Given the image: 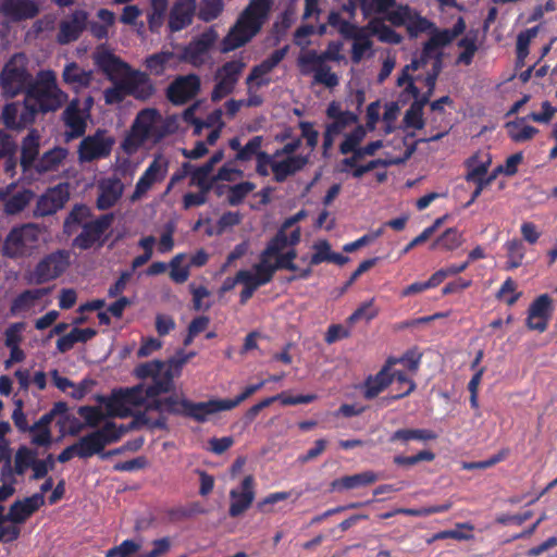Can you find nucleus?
Wrapping results in <instances>:
<instances>
[{"mask_svg": "<svg viewBox=\"0 0 557 557\" xmlns=\"http://www.w3.org/2000/svg\"><path fill=\"white\" fill-rule=\"evenodd\" d=\"M0 12L12 20L18 21L36 16L39 12V5L34 0H2Z\"/></svg>", "mask_w": 557, "mask_h": 557, "instance_id": "37", "label": "nucleus"}, {"mask_svg": "<svg viewBox=\"0 0 557 557\" xmlns=\"http://www.w3.org/2000/svg\"><path fill=\"white\" fill-rule=\"evenodd\" d=\"M245 67L246 63L239 59L231 60L218 67L214 74L211 99L220 101L232 94Z\"/></svg>", "mask_w": 557, "mask_h": 557, "instance_id": "15", "label": "nucleus"}, {"mask_svg": "<svg viewBox=\"0 0 557 557\" xmlns=\"http://www.w3.org/2000/svg\"><path fill=\"white\" fill-rule=\"evenodd\" d=\"M273 0H250L221 42V51H233L250 41L269 20Z\"/></svg>", "mask_w": 557, "mask_h": 557, "instance_id": "1", "label": "nucleus"}, {"mask_svg": "<svg viewBox=\"0 0 557 557\" xmlns=\"http://www.w3.org/2000/svg\"><path fill=\"white\" fill-rule=\"evenodd\" d=\"M114 138L106 131H97L82 139L77 148L79 163H89L110 156Z\"/></svg>", "mask_w": 557, "mask_h": 557, "instance_id": "14", "label": "nucleus"}, {"mask_svg": "<svg viewBox=\"0 0 557 557\" xmlns=\"http://www.w3.org/2000/svg\"><path fill=\"white\" fill-rule=\"evenodd\" d=\"M380 309L375 306V299L371 298L362 302L355 312L348 318V322L354 324L358 321L364 320L367 322L377 317Z\"/></svg>", "mask_w": 557, "mask_h": 557, "instance_id": "58", "label": "nucleus"}, {"mask_svg": "<svg viewBox=\"0 0 557 557\" xmlns=\"http://www.w3.org/2000/svg\"><path fill=\"white\" fill-rule=\"evenodd\" d=\"M425 66L424 59H413L410 64L403 69L401 74L397 78V85L405 87L404 96L407 98H418L419 96V89L414 85V81H418L419 76L412 77L410 73L422 70Z\"/></svg>", "mask_w": 557, "mask_h": 557, "instance_id": "42", "label": "nucleus"}, {"mask_svg": "<svg viewBox=\"0 0 557 557\" xmlns=\"http://www.w3.org/2000/svg\"><path fill=\"white\" fill-rule=\"evenodd\" d=\"M27 97L36 104L38 112H54L67 101V94L58 85L53 71H40L33 86L27 90Z\"/></svg>", "mask_w": 557, "mask_h": 557, "instance_id": "6", "label": "nucleus"}, {"mask_svg": "<svg viewBox=\"0 0 557 557\" xmlns=\"http://www.w3.org/2000/svg\"><path fill=\"white\" fill-rule=\"evenodd\" d=\"M466 29L465 21L459 17L451 29H436L432 28L430 39L424 44L423 51L419 59L425 60V65L433 61L434 58L438 57V50L449 42H451L456 37L462 34Z\"/></svg>", "mask_w": 557, "mask_h": 557, "instance_id": "19", "label": "nucleus"}, {"mask_svg": "<svg viewBox=\"0 0 557 557\" xmlns=\"http://www.w3.org/2000/svg\"><path fill=\"white\" fill-rule=\"evenodd\" d=\"M168 12V0H150L147 11V22L151 32H158L162 27Z\"/></svg>", "mask_w": 557, "mask_h": 557, "instance_id": "49", "label": "nucleus"}, {"mask_svg": "<svg viewBox=\"0 0 557 557\" xmlns=\"http://www.w3.org/2000/svg\"><path fill=\"white\" fill-rule=\"evenodd\" d=\"M70 193L69 186L59 184L48 189L37 201L35 214L46 216L52 214L63 208L69 200Z\"/></svg>", "mask_w": 557, "mask_h": 557, "instance_id": "27", "label": "nucleus"}, {"mask_svg": "<svg viewBox=\"0 0 557 557\" xmlns=\"http://www.w3.org/2000/svg\"><path fill=\"white\" fill-rule=\"evenodd\" d=\"M507 134L515 143H525L531 140L539 131L527 123L525 117H519L506 124Z\"/></svg>", "mask_w": 557, "mask_h": 557, "instance_id": "46", "label": "nucleus"}, {"mask_svg": "<svg viewBox=\"0 0 557 557\" xmlns=\"http://www.w3.org/2000/svg\"><path fill=\"white\" fill-rule=\"evenodd\" d=\"M364 27L371 36H376L382 42L397 45L403 39L399 34H397L389 26L384 24L382 20L379 18L371 20Z\"/></svg>", "mask_w": 557, "mask_h": 557, "instance_id": "51", "label": "nucleus"}, {"mask_svg": "<svg viewBox=\"0 0 557 557\" xmlns=\"http://www.w3.org/2000/svg\"><path fill=\"white\" fill-rule=\"evenodd\" d=\"M324 62L315 51H305L298 58V66L302 74L313 73Z\"/></svg>", "mask_w": 557, "mask_h": 557, "instance_id": "62", "label": "nucleus"}, {"mask_svg": "<svg viewBox=\"0 0 557 557\" xmlns=\"http://www.w3.org/2000/svg\"><path fill=\"white\" fill-rule=\"evenodd\" d=\"M67 151L64 148H53L47 151L40 159L37 168L39 171L47 172L59 166L66 158Z\"/></svg>", "mask_w": 557, "mask_h": 557, "instance_id": "56", "label": "nucleus"}, {"mask_svg": "<svg viewBox=\"0 0 557 557\" xmlns=\"http://www.w3.org/2000/svg\"><path fill=\"white\" fill-rule=\"evenodd\" d=\"M150 399L151 401L148 407L157 409L160 413L183 414L188 417L190 400L183 394H172L160 399H156V397Z\"/></svg>", "mask_w": 557, "mask_h": 557, "instance_id": "39", "label": "nucleus"}, {"mask_svg": "<svg viewBox=\"0 0 557 557\" xmlns=\"http://www.w3.org/2000/svg\"><path fill=\"white\" fill-rule=\"evenodd\" d=\"M88 14L84 10H76L64 17L59 25L57 41L66 45L78 39L82 32L86 28Z\"/></svg>", "mask_w": 557, "mask_h": 557, "instance_id": "26", "label": "nucleus"}, {"mask_svg": "<svg viewBox=\"0 0 557 557\" xmlns=\"http://www.w3.org/2000/svg\"><path fill=\"white\" fill-rule=\"evenodd\" d=\"M44 504L45 496L42 494H34L22 500H16L10 506L7 518L10 522L23 523Z\"/></svg>", "mask_w": 557, "mask_h": 557, "instance_id": "35", "label": "nucleus"}, {"mask_svg": "<svg viewBox=\"0 0 557 557\" xmlns=\"http://www.w3.org/2000/svg\"><path fill=\"white\" fill-rule=\"evenodd\" d=\"M185 255H176L170 262V277L175 283H184L189 277V267L184 265Z\"/></svg>", "mask_w": 557, "mask_h": 557, "instance_id": "61", "label": "nucleus"}, {"mask_svg": "<svg viewBox=\"0 0 557 557\" xmlns=\"http://www.w3.org/2000/svg\"><path fill=\"white\" fill-rule=\"evenodd\" d=\"M284 55V51L276 50L260 64L255 65L251 69L245 81L247 89L246 103L248 107H258L263 102V98L259 95V90L271 83L269 75L273 69L283 60Z\"/></svg>", "mask_w": 557, "mask_h": 557, "instance_id": "10", "label": "nucleus"}, {"mask_svg": "<svg viewBox=\"0 0 557 557\" xmlns=\"http://www.w3.org/2000/svg\"><path fill=\"white\" fill-rule=\"evenodd\" d=\"M330 122L325 125L323 134V149L327 152L334 145L336 137L347 128L358 123V116L351 111L343 110L338 102H331L326 109Z\"/></svg>", "mask_w": 557, "mask_h": 557, "instance_id": "13", "label": "nucleus"}, {"mask_svg": "<svg viewBox=\"0 0 557 557\" xmlns=\"http://www.w3.org/2000/svg\"><path fill=\"white\" fill-rule=\"evenodd\" d=\"M151 388L152 384L147 387L137 385L113 393L112 396L104 401L107 414L109 417L125 418L135 414L141 407H148L150 398L161 394L150 393Z\"/></svg>", "mask_w": 557, "mask_h": 557, "instance_id": "7", "label": "nucleus"}, {"mask_svg": "<svg viewBox=\"0 0 557 557\" xmlns=\"http://www.w3.org/2000/svg\"><path fill=\"white\" fill-rule=\"evenodd\" d=\"M216 38L218 35L214 30H208L201 34L184 49L183 59L194 66L205 64L208 59L209 49Z\"/></svg>", "mask_w": 557, "mask_h": 557, "instance_id": "28", "label": "nucleus"}, {"mask_svg": "<svg viewBox=\"0 0 557 557\" xmlns=\"http://www.w3.org/2000/svg\"><path fill=\"white\" fill-rule=\"evenodd\" d=\"M97 208L107 210L112 208L124 193V184L117 177H106L97 184Z\"/></svg>", "mask_w": 557, "mask_h": 557, "instance_id": "31", "label": "nucleus"}, {"mask_svg": "<svg viewBox=\"0 0 557 557\" xmlns=\"http://www.w3.org/2000/svg\"><path fill=\"white\" fill-rule=\"evenodd\" d=\"M127 431L124 426H117L113 422H106L102 428L81 437L76 443L79 458H89L99 454L103 448L116 442Z\"/></svg>", "mask_w": 557, "mask_h": 557, "instance_id": "11", "label": "nucleus"}, {"mask_svg": "<svg viewBox=\"0 0 557 557\" xmlns=\"http://www.w3.org/2000/svg\"><path fill=\"white\" fill-rule=\"evenodd\" d=\"M424 101H416L411 104V107L407 110L405 114V123L408 127L414 129H421L424 126V121L422 117V110L424 106Z\"/></svg>", "mask_w": 557, "mask_h": 557, "instance_id": "63", "label": "nucleus"}, {"mask_svg": "<svg viewBox=\"0 0 557 557\" xmlns=\"http://www.w3.org/2000/svg\"><path fill=\"white\" fill-rule=\"evenodd\" d=\"M341 34L352 40L351 60L359 63L361 60L373 55V41L366 27H358L354 24H342Z\"/></svg>", "mask_w": 557, "mask_h": 557, "instance_id": "21", "label": "nucleus"}, {"mask_svg": "<svg viewBox=\"0 0 557 557\" xmlns=\"http://www.w3.org/2000/svg\"><path fill=\"white\" fill-rule=\"evenodd\" d=\"M165 134L166 129L160 112L154 108H146L137 113L131 129L121 144V149L126 154H134L146 141L157 143Z\"/></svg>", "mask_w": 557, "mask_h": 557, "instance_id": "3", "label": "nucleus"}, {"mask_svg": "<svg viewBox=\"0 0 557 557\" xmlns=\"http://www.w3.org/2000/svg\"><path fill=\"white\" fill-rule=\"evenodd\" d=\"M196 0H176L169 11L168 26L171 32H180L193 22Z\"/></svg>", "mask_w": 557, "mask_h": 557, "instance_id": "33", "label": "nucleus"}, {"mask_svg": "<svg viewBox=\"0 0 557 557\" xmlns=\"http://www.w3.org/2000/svg\"><path fill=\"white\" fill-rule=\"evenodd\" d=\"M90 218V209L86 206H76L72 209L70 214L64 221V230L71 235L76 231V226H84V224L89 223Z\"/></svg>", "mask_w": 557, "mask_h": 557, "instance_id": "52", "label": "nucleus"}, {"mask_svg": "<svg viewBox=\"0 0 557 557\" xmlns=\"http://www.w3.org/2000/svg\"><path fill=\"white\" fill-rule=\"evenodd\" d=\"M48 294L46 288L25 290L11 305V313L15 317H26L45 308L42 298Z\"/></svg>", "mask_w": 557, "mask_h": 557, "instance_id": "25", "label": "nucleus"}, {"mask_svg": "<svg viewBox=\"0 0 557 557\" xmlns=\"http://www.w3.org/2000/svg\"><path fill=\"white\" fill-rule=\"evenodd\" d=\"M492 163V158L486 151H479L467 160V181L486 180L485 174Z\"/></svg>", "mask_w": 557, "mask_h": 557, "instance_id": "45", "label": "nucleus"}, {"mask_svg": "<svg viewBox=\"0 0 557 557\" xmlns=\"http://www.w3.org/2000/svg\"><path fill=\"white\" fill-rule=\"evenodd\" d=\"M552 310V299L549 296L546 294L541 295L529 307L527 326L540 333L544 332L547 329Z\"/></svg>", "mask_w": 557, "mask_h": 557, "instance_id": "30", "label": "nucleus"}, {"mask_svg": "<svg viewBox=\"0 0 557 557\" xmlns=\"http://www.w3.org/2000/svg\"><path fill=\"white\" fill-rule=\"evenodd\" d=\"M200 78L195 74L177 77L168 88V97L175 104H182L197 95Z\"/></svg>", "mask_w": 557, "mask_h": 557, "instance_id": "29", "label": "nucleus"}, {"mask_svg": "<svg viewBox=\"0 0 557 557\" xmlns=\"http://www.w3.org/2000/svg\"><path fill=\"white\" fill-rule=\"evenodd\" d=\"M112 221V214H104L84 224L82 232L74 238L73 246L86 250L98 243L101 244V237L111 226Z\"/></svg>", "mask_w": 557, "mask_h": 557, "instance_id": "23", "label": "nucleus"}, {"mask_svg": "<svg viewBox=\"0 0 557 557\" xmlns=\"http://www.w3.org/2000/svg\"><path fill=\"white\" fill-rule=\"evenodd\" d=\"M62 79L75 91L84 89L99 91L102 83L94 71L83 69L76 62H70L64 66Z\"/></svg>", "mask_w": 557, "mask_h": 557, "instance_id": "20", "label": "nucleus"}, {"mask_svg": "<svg viewBox=\"0 0 557 557\" xmlns=\"http://www.w3.org/2000/svg\"><path fill=\"white\" fill-rule=\"evenodd\" d=\"M33 194L29 190H23L5 201L4 210L9 214H15L22 211L30 201Z\"/></svg>", "mask_w": 557, "mask_h": 557, "instance_id": "64", "label": "nucleus"}, {"mask_svg": "<svg viewBox=\"0 0 557 557\" xmlns=\"http://www.w3.org/2000/svg\"><path fill=\"white\" fill-rule=\"evenodd\" d=\"M386 20L395 26L405 25L412 37H417L421 33L429 32L433 28V24L430 21L422 17L408 5H398L387 14Z\"/></svg>", "mask_w": 557, "mask_h": 557, "instance_id": "18", "label": "nucleus"}, {"mask_svg": "<svg viewBox=\"0 0 557 557\" xmlns=\"http://www.w3.org/2000/svg\"><path fill=\"white\" fill-rule=\"evenodd\" d=\"M36 451L32 450L27 446H20L15 451L13 465L10 463V470L14 478L24 475L27 469L32 468L34 460L36 459Z\"/></svg>", "mask_w": 557, "mask_h": 557, "instance_id": "48", "label": "nucleus"}, {"mask_svg": "<svg viewBox=\"0 0 557 557\" xmlns=\"http://www.w3.org/2000/svg\"><path fill=\"white\" fill-rule=\"evenodd\" d=\"M33 84L26 57L22 53L14 54L0 73L1 95L5 98H14L22 92L27 94Z\"/></svg>", "mask_w": 557, "mask_h": 557, "instance_id": "8", "label": "nucleus"}, {"mask_svg": "<svg viewBox=\"0 0 557 557\" xmlns=\"http://www.w3.org/2000/svg\"><path fill=\"white\" fill-rule=\"evenodd\" d=\"M436 438L437 434L430 429H398L392 434L389 440L391 442L406 444L412 440L426 443Z\"/></svg>", "mask_w": 557, "mask_h": 557, "instance_id": "47", "label": "nucleus"}, {"mask_svg": "<svg viewBox=\"0 0 557 557\" xmlns=\"http://www.w3.org/2000/svg\"><path fill=\"white\" fill-rule=\"evenodd\" d=\"M174 58V54L170 51H162L148 57L145 60L146 67L150 73L160 75L164 72L168 63Z\"/></svg>", "mask_w": 557, "mask_h": 557, "instance_id": "59", "label": "nucleus"}, {"mask_svg": "<svg viewBox=\"0 0 557 557\" xmlns=\"http://www.w3.org/2000/svg\"><path fill=\"white\" fill-rule=\"evenodd\" d=\"M223 0H201L198 17L205 22L215 20L223 11Z\"/></svg>", "mask_w": 557, "mask_h": 557, "instance_id": "60", "label": "nucleus"}, {"mask_svg": "<svg viewBox=\"0 0 557 557\" xmlns=\"http://www.w3.org/2000/svg\"><path fill=\"white\" fill-rule=\"evenodd\" d=\"M99 22H91L89 30L91 35L98 39H103L109 36L110 29L115 24V14L107 9H100L97 12Z\"/></svg>", "mask_w": 557, "mask_h": 557, "instance_id": "50", "label": "nucleus"}, {"mask_svg": "<svg viewBox=\"0 0 557 557\" xmlns=\"http://www.w3.org/2000/svg\"><path fill=\"white\" fill-rule=\"evenodd\" d=\"M119 79L122 81L127 96H133L138 100H148L156 91L148 75L141 71L133 70L131 66H128V70H125Z\"/></svg>", "mask_w": 557, "mask_h": 557, "instance_id": "22", "label": "nucleus"}, {"mask_svg": "<svg viewBox=\"0 0 557 557\" xmlns=\"http://www.w3.org/2000/svg\"><path fill=\"white\" fill-rule=\"evenodd\" d=\"M296 256L295 249L282 252L274 245L268 244L260 255L259 262L252 269L238 271L240 284L258 289L269 283L278 269L296 271L297 268L293 262Z\"/></svg>", "mask_w": 557, "mask_h": 557, "instance_id": "2", "label": "nucleus"}, {"mask_svg": "<svg viewBox=\"0 0 557 557\" xmlns=\"http://www.w3.org/2000/svg\"><path fill=\"white\" fill-rule=\"evenodd\" d=\"M193 356L194 352L180 354L166 362L159 360L145 362L135 369V373L139 379L152 380L150 393H168L173 387V380L181 374L183 366Z\"/></svg>", "mask_w": 557, "mask_h": 557, "instance_id": "5", "label": "nucleus"}, {"mask_svg": "<svg viewBox=\"0 0 557 557\" xmlns=\"http://www.w3.org/2000/svg\"><path fill=\"white\" fill-rule=\"evenodd\" d=\"M17 479L10 470V460L1 468L0 472V503L10 498L16 491Z\"/></svg>", "mask_w": 557, "mask_h": 557, "instance_id": "55", "label": "nucleus"}, {"mask_svg": "<svg viewBox=\"0 0 557 557\" xmlns=\"http://www.w3.org/2000/svg\"><path fill=\"white\" fill-rule=\"evenodd\" d=\"M168 170L169 160L162 154L156 156L137 181L135 189L129 196V200L132 202H137L145 198L148 191L152 189L156 184L161 183L165 178Z\"/></svg>", "mask_w": 557, "mask_h": 557, "instance_id": "17", "label": "nucleus"}, {"mask_svg": "<svg viewBox=\"0 0 557 557\" xmlns=\"http://www.w3.org/2000/svg\"><path fill=\"white\" fill-rule=\"evenodd\" d=\"M37 114L36 104L25 95L22 101H13L3 107L1 121L7 128L22 132L35 123Z\"/></svg>", "mask_w": 557, "mask_h": 557, "instance_id": "12", "label": "nucleus"}, {"mask_svg": "<svg viewBox=\"0 0 557 557\" xmlns=\"http://www.w3.org/2000/svg\"><path fill=\"white\" fill-rule=\"evenodd\" d=\"M396 364L397 361L395 359H388L379 373L366 381L363 392L366 398H374L392 383L389 370Z\"/></svg>", "mask_w": 557, "mask_h": 557, "instance_id": "40", "label": "nucleus"}, {"mask_svg": "<svg viewBox=\"0 0 557 557\" xmlns=\"http://www.w3.org/2000/svg\"><path fill=\"white\" fill-rule=\"evenodd\" d=\"M69 253L58 250L46 256L38 262L35 269L29 273L28 281L33 284H42L60 276L69 267Z\"/></svg>", "mask_w": 557, "mask_h": 557, "instance_id": "16", "label": "nucleus"}, {"mask_svg": "<svg viewBox=\"0 0 557 557\" xmlns=\"http://www.w3.org/2000/svg\"><path fill=\"white\" fill-rule=\"evenodd\" d=\"M462 243V234L456 228H448L433 243L432 247L440 246L444 250L451 251L460 247Z\"/></svg>", "mask_w": 557, "mask_h": 557, "instance_id": "57", "label": "nucleus"}, {"mask_svg": "<svg viewBox=\"0 0 557 557\" xmlns=\"http://www.w3.org/2000/svg\"><path fill=\"white\" fill-rule=\"evenodd\" d=\"M232 410V404L228 399H209L207 401H199L189 404L188 417L197 422H207L212 417L222 411Z\"/></svg>", "mask_w": 557, "mask_h": 557, "instance_id": "32", "label": "nucleus"}, {"mask_svg": "<svg viewBox=\"0 0 557 557\" xmlns=\"http://www.w3.org/2000/svg\"><path fill=\"white\" fill-rule=\"evenodd\" d=\"M478 30L468 32L457 44L460 52L457 55L456 63L460 65H470L479 50Z\"/></svg>", "mask_w": 557, "mask_h": 557, "instance_id": "44", "label": "nucleus"}, {"mask_svg": "<svg viewBox=\"0 0 557 557\" xmlns=\"http://www.w3.org/2000/svg\"><path fill=\"white\" fill-rule=\"evenodd\" d=\"M41 135L38 129H28L27 135L21 143V164L24 169L29 168L39 154Z\"/></svg>", "mask_w": 557, "mask_h": 557, "instance_id": "41", "label": "nucleus"}, {"mask_svg": "<svg viewBox=\"0 0 557 557\" xmlns=\"http://www.w3.org/2000/svg\"><path fill=\"white\" fill-rule=\"evenodd\" d=\"M474 527L468 522L465 523H457L456 528L453 530H444L433 535L432 541L436 540H445V539H454L458 541H467L471 540L473 537L472 531Z\"/></svg>", "mask_w": 557, "mask_h": 557, "instance_id": "53", "label": "nucleus"}, {"mask_svg": "<svg viewBox=\"0 0 557 557\" xmlns=\"http://www.w3.org/2000/svg\"><path fill=\"white\" fill-rule=\"evenodd\" d=\"M377 481V474L373 471H364L352 475L342 476L331 483L333 491H347L373 484Z\"/></svg>", "mask_w": 557, "mask_h": 557, "instance_id": "43", "label": "nucleus"}, {"mask_svg": "<svg viewBox=\"0 0 557 557\" xmlns=\"http://www.w3.org/2000/svg\"><path fill=\"white\" fill-rule=\"evenodd\" d=\"M366 136L367 128L362 125H357L352 131L344 135V139L339 145L341 153L348 154L351 150L360 147V144L363 141Z\"/></svg>", "mask_w": 557, "mask_h": 557, "instance_id": "54", "label": "nucleus"}, {"mask_svg": "<svg viewBox=\"0 0 557 557\" xmlns=\"http://www.w3.org/2000/svg\"><path fill=\"white\" fill-rule=\"evenodd\" d=\"M306 216L307 212L305 210H300L293 216L287 218L283 222L275 237H273L269 244L274 245L275 248L282 252L294 249L293 247L299 243L301 236L300 227L296 224Z\"/></svg>", "mask_w": 557, "mask_h": 557, "instance_id": "24", "label": "nucleus"}, {"mask_svg": "<svg viewBox=\"0 0 557 557\" xmlns=\"http://www.w3.org/2000/svg\"><path fill=\"white\" fill-rule=\"evenodd\" d=\"M231 505L230 515L237 517L246 511L255 499L253 479L247 475L240 485V490H232L230 492Z\"/></svg>", "mask_w": 557, "mask_h": 557, "instance_id": "34", "label": "nucleus"}, {"mask_svg": "<svg viewBox=\"0 0 557 557\" xmlns=\"http://www.w3.org/2000/svg\"><path fill=\"white\" fill-rule=\"evenodd\" d=\"M46 243L45 227L26 223L13 227L5 236L1 251L4 257L23 259L34 255Z\"/></svg>", "mask_w": 557, "mask_h": 557, "instance_id": "4", "label": "nucleus"}, {"mask_svg": "<svg viewBox=\"0 0 557 557\" xmlns=\"http://www.w3.org/2000/svg\"><path fill=\"white\" fill-rule=\"evenodd\" d=\"M92 59L95 64L111 78L115 77L119 79L129 66L106 48H99L94 53Z\"/></svg>", "mask_w": 557, "mask_h": 557, "instance_id": "38", "label": "nucleus"}, {"mask_svg": "<svg viewBox=\"0 0 557 557\" xmlns=\"http://www.w3.org/2000/svg\"><path fill=\"white\" fill-rule=\"evenodd\" d=\"M63 121L70 132L66 133L69 139L82 136L86 131L87 111L79 109V101L72 100L63 112Z\"/></svg>", "mask_w": 557, "mask_h": 557, "instance_id": "36", "label": "nucleus"}, {"mask_svg": "<svg viewBox=\"0 0 557 557\" xmlns=\"http://www.w3.org/2000/svg\"><path fill=\"white\" fill-rule=\"evenodd\" d=\"M300 144V138H294L272 153V174L276 182L286 181L307 165L308 157L297 153Z\"/></svg>", "mask_w": 557, "mask_h": 557, "instance_id": "9", "label": "nucleus"}]
</instances>
